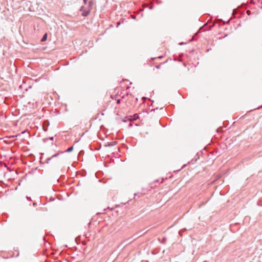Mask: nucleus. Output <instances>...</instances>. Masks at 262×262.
Listing matches in <instances>:
<instances>
[{
  "instance_id": "obj_1",
  "label": "nucleus",
  "mask_w": 262,
  "mask_h": 262,
  "mask_svg": "<svg viewBox=\"0 0 262 262\" xmlns=\"http://www.w3.org/2000/svg\"><path fill=\"white\" fill-rule=\"evenodd\" d=\"M20 135V134H16V135H7L5 136V138L8 139H11V141H15L16 139V138L18 136H19Z\"/></svg>"
},
{
  "instance_id": "obj_2",
  "label": "nucleus",
  "mask_w": 262,
  "mask_h": 262,
  "mask_svg": "<svg viewBox=\"0 0 262 262\" xmlns=\"http://www.w3.org/2000/svg\"><path fill=\"white\" fill-rule=\"evenodd\" d=\"M48 35V33L46 32L45 33H44V34L43 35L42 37H41V38L40 39V41L41 42L46 41L47 40Z\"/></svg>"
},
{
  "instance_id": "obj_3",
  "label": "nucleus",
  "mask_w": 262,
  "mask_h": 262,
  "mask_svg": "<svg viewBox=\"0 0 262 262\" xmlns=\"http://www.w3.org/2000/svg\"><path fill=\"white\" fill-rule=\"evenodd\" d=\"M80 10H81V11H82V15H83V16H87V15L89 14V12H90V11H89V10H88V11H85V10H84V7H81V8Z\"/></svg>"
},
{
  "instance_id": "obj_4",
  "label": "nucleus",
  "mask_w": 262,
  "mask_h": 262,
  "mask_svg": "<svg viewBox=\"0 0 262 262\" xmlns=\"http://www.w3.org/2000/svg\"><path fill=\"white\" fill-rule=\"evenodd\" d=\"M158 240L161 244H165L167 241V238L166 237H163L161 239L159 238Z\"/></svg>"
},
{
  "instance_id": "obj_5",
  "label": "nucleus",
  "mask_w": 262,
  "mask_h": 262,
  "mask_svg": "<svg viewBox=\"0 0 262 262\" xmlns=\"http://www.w3.org/2000/svg\"><path fill=\"white\" fill-rule=\"evenodd\" d=\"M63 152H63V151L58 152L57 154H56L53 155L50 158L48 159L47 162L48 163V161L50 160L52 158H54V157H57V156H58L60 155V154H63Z\"/></svg>"
},
{
  "instance_id": "obj_6",
  "label": "nucleus",
  "mask_w": 262,
  "mask_h": 262,
  "mask_svg": "<svg viewBox=\"0 0 262 262\" xmlns=\"http://www.w3.org/2000/svg\"><path fill=\"white\" fill-rule=\"evenodd\" d=\"M53 139H54V137H49V138H43L42 139L43 141L44 142H47L48 140H51V141H53Z\"/></svg>"
},
{
  "instance_id": "obj_7",
  "label": "nucleus",
  "mask_w": 262,
  "mask_h": 262,
  "mask_svg": "<svg viewBox=\"0 0 262 262\" xmlns=\"http://www.w3.org/2000/svg\"><path fill=\"white\" fill-rule=\"evenodd\" d=\"M73 149V145L67 149V152H71Z\"/></svg>"
},
{
  "instance_id": "obj_8",
  "label": "nucleus",
  "mask_w": 262,
  "mask_h": 262,
  "mask_svg": "<svg viewBox=\"0 0 262 262\" xmlns=\"http://www.w3.org/2000/svg\"><path fill=\"white\" fill-rule=\"evenodd\" d=\"M185 231H186V228H184V229H181V230H180V231H179V234H180V235H181V236H182V233H183V232Z\"/></svg>"
},
{
  "instance_id": "obj_9",
  "label": "nucleus",
  "mask_w": 262,
  "mask_h": 262,
  "mask_svg": "<svg viewBox=\"0 0 262 262\" xmlns=\"http://www.w3.org/2000/svg\"><path fill=\"white\" fill-rule=\"evenodd\" d=\"M100 134V132H98V134H97V136H98V137L100 139H101L102 140H104V139H103V138H101V137H100V134Z\"/></svg>"
},
{
  "instance_id": "obj_10",
  "label": "nucleus",
  "mask_w": 262,
  "mask_h": 262,
  "mask_svg": "<svg viewBox=\"0 0 262 262\" xmlns=\"http://www.w3.org/2000/svg\"><path fill=\"white\" fill-rule=\"evenodd\" d=\"M42 129L44 132L47 131V129L45 128V125L42 126Z\"/></svg>"
},
{
  "instance_id": "obj_11",
  "label": "nucleus",
  "mask_w": 262,
  "mask_h": 262,
  "mask_svg": "<svg viewBox=\"0 0 262 262\" xmlns=\"http://www.w3.org/2000/svg\"><path fill=\"white\" fill-rule=\"evenodd\" d=\"M27 199L28 200H31V198H29V197H28V196H27Z\"/></svg>"
},
{
  "instance_id": "obj_12",
  "label": "nucleus",
  "mask_w": 262,
  "mask_h": 262,
  "mask_svg": "<svg viewBox=\"0 0 262 262\" xmlns=\"http://www.w3.org/2000/svg\"><path fill=\"white\" fill-rule=\"evenodd\" d=\"M83 2H84V3L85 4H86V2H87V0H83Z\"/></svg>"
},
{
  "instance_id": "obj_13",
  "label": "nucleus",
  "mask_w": 262,
  "mask_h": 262,
  "mask_svg": "<svg viewBox=\"0 0 262 262\" xmlns=\"http://www.w3.org/2000/svg\"><path fill=\"white\" fill-rule=\"evenodd\" d=\"M117 103H120V100H118L117 101Z\"/></svg>"
},
{
  "instance_id": "obj_14",
  "label": "nucleus",
  "mask_w": 262,
  "mask_h": 262,
  "mask_svg": "<svg viewBox=\"0 0 262 262\" xmlns=\"http://www.w3.org/2000/svg\"><path fill=\"white\" fill-rule=\"evenodd\" d=\"M24 131L26 132V131H29V130H28V129H25V130H24Z\"/></svg>"
},
{
  "instance_id": "obj_15",
  "label": "nucleus",
  "mask_w": 262,
  "mask_h": 262,
  "mask_svg": "<svg viewBox=\"0 0 262 262\" xmlns=\"http://www.w3.org/2000/svg\"><path fill=\"white\" fill-rule=\"evenodd\" d=\"M103 133H104V134H105V133H106L107 132H102Z\"/></svg>"
},
{
  "instance_id": "obj_16",
  "label": "nucleus",
  "mask_w": 262,
  "mask_h": 262,
  "mask_svg": "<svg viewBox=\"0 0 262 262\" xmlns=\"http://www.w3.org/2000/svg\"><path fill=\"white\" fill-rule=\"evenodd\" d=\"M84 135V133H83L81 135V137H82Z\"/></svg>"
}]
</instances>
